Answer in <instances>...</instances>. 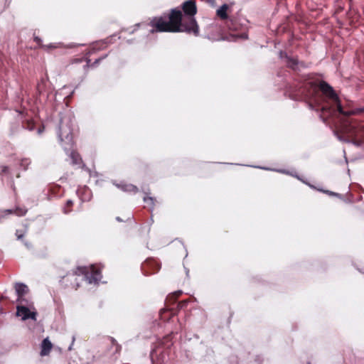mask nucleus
<instances>
[{
  "label": "nucleus",
  "instance_id": "1",
  "mask_svg": "<svg viewBox=\"0 0 364 364\" xmlns=\"http://www.w3.org/2000/svg\"><path fill=\"white\" fill-rule=\"evenodd\" d=\"M181 9L185 14L183 17L182 11L177 9H173L166 14L153 18L149 23L152 28L151 33L166 32L178 33L186 32L193 33L194 36L199 34V27L194 16L197 13V7L195 0H188L181 5Z\"/></svg>",
  "mask_w": 364,
  "mask_h": 364
},
{
  "label": "nucleus",
  "instance_id": "2",
  "mask_svg": "<svg viewBox=\"0 0 364 364\" xmlns=\"http://www.w3.org/2000/svg\"><path fill=\"white\" fill-rule=\"evenodd\" d=\"M304 86L312 91H335L333 87L326 82L322 76L317 73H310L302 76Z\"/></svg>",
  "mask_w": 364,
  "mask_h": 364
},
{
  "label": "nucleus",
  "instance_id": "3",
  "mask_svg": "<svg viewBox=\"0 0 364 364\" xmlns=\"http://www.w3.org/2000/svg\"><path fill=\"white\" fill-rule=\"evenodd\" d=\"M16 315L20 316L22 320L32 319L36 321L37 311L32 301L26 299L21 298L16 306Z\"/></svg>",
  "mask_w": 364,
  "mask_h": 364
},
{
  "label": "nucleus",
  "instance_id": "4",
  "mask_svg": "<svg viewBox=\"0 0 364 364\" xmlns=\"http://www.w3.org/2000/svg\"><path fill=\"white\" fill-rule=\"evenodd\" d=\"M78 272L85 274L86 279L90 284H97L101 279L100 267H96L95 265L80 267L78 268Z\"/></svg>",
  "mask_w": 364,
  "mask_h": 364
},
{
  "label": "nucleus",
  "instance_id": "5",
  "mask_svg": "<svg viewBox=\"0 0 364 364\" xmlns=\"http://www.w3.org/2000/svg\"><path fill=\"white\" fill-rule=\"evenodd\" d=\"M58 137L60 141L71 145L73 144L72 130L70 124H61L58 132Z\"/></svg>",
  "mask_w": 364,
  "mask_h": 364
},
{
  "label": "nucleus",
  "instance_id": "6",
  "mask_svg": "<svg viewBox=\"0 0 364 364\" xmlns=\"http://www.w3.org/2000/svg\"><path fill=\"white\" fill-rule=\"evenodd\" d=\"M323 94H324V96L323 97L328 98V100H331L333 103L336 105L337 109H338V112L340 113H342V114H348V115L354 113V112H344L343 111L342 107H341V105L339 103L338 96L337 95V92H323Z\"/></svg>",
  "mask_w": 364,
  "mask_h": 364
},
{
  "label": "nucleus",
  "instance_id": "7",
  "mask_svg": "<svg viewBox=\"0 0 364 364\" xmlns=\"http://www.w3.org/2000/svg\"><path fill=\"white\" fill-rule=\"evenodd\" d=\"M225 24L230 31H237L242 30V26L240 23L237 18H230Z\"/></svg>",
  "mask_w": 364,
  "mask_h": 364
},
{
  "label": "nucleus",
  "instance_id": "8",
  "mask_svg": "<svg viewBox=\"0 0 364 364\" xmlns=\"http://www.w3.org/2000/svg\"><path fill=\"white\" fill-rule=\"evenodd\" d=\"M15 289L18 295L17 302H19L21 298H25L24 296L28 292V287L22 283L16 284Z\"/></svg>",
  "mask_w": 364,
  "mask_h": 364
},
{
  "label": "nucleus",
  "instance_id": "9",
  "mask_svg": "<svg viewBox=\"0 0 364 364\" xmlns=\"http://www.w3.org/2000/svg\"><path fill=\"white\" fill-rule=\"evenodd\" d=\"M114 185L124 192L136 193L137 188L132 184H127L125 183H114Z\"/></svg>",
  "mask_w": 364,
  "mask_h": 364
},
{
  "label": "nucleus",
  "instance_id": "10",
  "mask_svg": "<svg viewBox=\"0 0 364 364\" xmlns=\"http://www.w3.org/2000/svg\"><path fill=\"white\" fill-rule=\"evenodd\" d=\"M228 8V5L225 4L217 10L216 14L221 20H225L227 21L230 18L227 13Z\"/></svg>",
  "mask_w": 364,
  "mask_h": 364
},
{
  "label": "nucleus",
  "instance_id": "11",
  "mask_svg": "<svg viewBox=\"0 0 364 364\" xmlns=\"http://www.w3.org/2000/svg\"><path fill=\"white\" fill-rule=\"evenodd\" d=\"M52 348V343L51 342L49 341V339L47 338H45L43 342H42V344H41V354L42 355H46L49 353L50 350H51Z\"/></svg>",
  "mask_w": 364,
  "mask_h": 364
},
{
  "label": "nucleus",
  "instance_id": "12",
  "mask_svg": "<svg viewBox=\"0 0 364 364\" xmlns=\"http://www.w3.org/2000/svg\"><path fill=\"white\" fill-rule=\"evenodd\" d=\"M27 212V210L25 208H18L16 210H13L11 209H6L2 211V216H6L11 213H15L18 216L24 215Z\"/></svg>",
  "mask_w": 364,
  "mask_h": 364
},
{
  "label": "nucleus",
  "instance_id": "13",
  "mask_svg": "<svg viewBox=\"0 0 364 364\" xmlns=\"http://www.w3.org/2000/svg\"><path fill=\"white\" fill-rule=\"evenodd\" d=\"M300 64L301 66H304V63L303 62L299 63V60L296 58H288L287 59V66L294 70H296L297 65Z\"/></svg>",
  "mask_w": 364,
  "mask_h": 364
},
{
  "label": "nucleus",
  "instance_id": "14",
  "mask_svg": "<svg viewBox=\"0 0 364 364\" xmlns=\"http://www.w3.org/2000/svg\"><path fill=\"white\" fill-rule=\"evenodd\" d=\"M144 201L147 204V206H149L150 209L153 208L154 199L152 197L145 196L144 198Z\"/></svg>",
  "mask_w": 364,
  "mask_h": 364
},
{
  "label": "nucleus",
  "instance_id": "15",
  "mask_svg": "<svg viewBox=\"0 0 364 364\" xmlns=\"http://www.w3.org/2000/svg\"><path fill=\"white\" fill-rule=\"evenodd\" d=\"M70 157L73 159V164H77L80 163V156H79L77 153H76L75 151L70 152Z\"/></svg>",
  "mask_w": 364,
  "mask_h": 364
},
{
  "label": "nucleus",
  "instance_id": "16",
  "mask_svg": "<svg viewBox=\"0 0 364 364\" xmlns=\"http://www.w3.org/2000/svg\"><path fill=\"white\" fill-rule=\"evenodd\" d=\"M30 164L31 160L29 159H23L21 161L20 165L23 169L26 170Z\"/></svg>",
  "mask_w": 364,
  "mask_h": 364
},
{
  "label": "nucleus",
  "instance_id": "17",
  "mask_svg": "<svg viewBox=\"0 0 364 364\" xmlns=\"http://www.w3.org/2000/svg\"><path fill=\"white\" fill-rule=\"evenodd\" d=\"M33 41L39 46H41V47H46V48H55V46H52V45H50V46H43L41 44V39L38 37V36H34L33 38Z\"/></svg>",
  "mask_w": 364,
  "mask_h": 364
},
{
  "label": "nucleus",
  "instance_id": "18",
  "mask_svg": "<svg viewBox=\"0 0 364 364\" xmlns=\"http://www.w3.org/2000/svg\"><path fill=\"white\" fill-rule=\"evenodd\" d=\"M23 122H26V128L28 130H33V122L32 119H25Z\"/></svg>",
  "mask_w": 364,
  "mask_h": 364
},
{
  "label": "nucleus",
  "instance_id": "19",
  "mask_svg": "<svg viewBox=\"0 0 364 364\" xmlns=\"http://www.w3.org/2000/svg\"><path fill=\"white\" fill-rule=\"evenodd\" d=\"M8 167L6 166H0V172L4 173H7L8 171Z\"/></svg>",
  "mask_w": 364,
  "mask_h": 364
},
{
  "label": "nucleus",
  "instance_id": "20",
  "mask_svg": "<svg viewBox=\"0 0 364 364\" xmlns=\"http://www.w3.org/2000/svg\"><path fill=\"white\" fill-rule=\"evenodd\" d=\"M234 36L239 37V38H246L247 37V34L245 33H237V34H235Z\"/></svg>",
  "mask_w": 364,
  "mask_h": 364
},
{
  "label": "nucleus",
  "instance_id": "21",
  "mask_svg": "<svg viewBox=\"0 0 364 364\" xmlns=\"http://www.w3.org/2000/svg\"><path fill=\"white\" fill-rule=\"evenodd\" d=\"M16 235L18 239H21L23 237V234L19 233L18 231H16Z\"/></svg>",
  "mask_w": 364,
  "mask_h": 364
},
{
  "label": "nucleus",
  "instance_id": "22",
  "mask_svg": "<svg viewBox=\"0 0 364 364\" xmlns=\"http://www.w3.org/2000/svg\"><path fill=\"white\" fill-rule=\"evenodd\" d=\"M72 205H73L72 200H69L67 201V204H66L67 206H71Z\"/></svg>",
  "mask_w": 364,
  "mask_h": 364
},
{
  "label": "nucleus",
  "instance_id": "23",
  "mask_svg": "<svg viewBox=\"0 0 364 364\" xmlns=\"http://www.w3.org/2000/svg\"><path fill=\"white\" fill-rule=\"evenodd\" d=\"M326 193H328L331 196H337L338 195L337 193H335L331 192V191H326Z\"/></svg>",
  "mask_w": 364,
  "mask_h": 364
},
{
  "label": "nucleus",
  "instance_id": "24",
  "mask_svg": "<svg viewBox=\"0 0 364 364\" xmlns=\"http://www.w3.org/2000/svg\"><path fill=\"white\" fill-rule=\"evenodd\" d=\"M63 212H64L65 213H68L70 212V210H68V209H67V207H65V208H64Z\"/></svg>",
  "mask_w": 364,
  "mask_h": 364
},
{
  "label": "nucleus",
  "instance_id": "25",
  "mask_svg": "<svg viewBox=\"0 0 364 364\" xmlns=\"http://www.w3.org/2000/svg\"><path fill=\"white\" fill-rule=\"evenodd\" d=\"M43 129H41V128H38V133L39 134H41V133L43 132Z\"/></svg>",
  "mask_w": 364,
  "mask_h": 364
},
{
  "label": "nucleus",
  "instance_id": "26",
  "mask_svg": "<svg viewBox=\"0 0 364 364\" xmlns=\"http://www.w3.org/2000/svg\"><path fill=\"white\" fill-rule=\"evenodd\" d=\"M58 95H60V92H55L54 97L56 98Z\"/></svg>",
  "mask_w": 364,
  "mask_h": 364
},
{
  "label": "nucleus",
  "instance_id": "27",
  "mask_svg": "<svg viewBox=\"0 0 364 364\" xmlns=\"http://www.w3.org/2000/svg\"><path fill=\"white\" fill-rule=\"evenodd\" d=\"M327 108H328V107H327V106H323V107H322V109H327Z\"/></svg>",
  "mask_w": 364,
  "mask_h": 364
},
{
  "label": "nucleus",
  "instance_id": "28",
  "mask_svg": "<svg viewBox=\"0 0 364 364\" xmlns=\"http://www.w3.org/2000/svg\"><path fill=\"white\" fill-rule=\"evenodd\" d=\"M339 140H343L341 136H338Z\"/></svg>",
  "mask_w": 364,
  "mask_h": 364
},
{
  "label": "nucleus",
  "instance_id": "29",
  "mask_svg": "<svg viewBox=\"0 0 364 364\" xmlns=\"http://www.w3.org/2000/svg\"><path fill=\"white\" fill-rule=\"evenodd\" d=\"M117 220L118 221H121V220H120V218H117Z\"/></svg>",
  "mask_w": 364,
  "mask_h": 364
},
{
  "label": "nucleus",
  "instance_id": "30",
  "mask_svg": "<svg viewBox=\"0 0 364 364\" xmlns=\"http://www.w3.org/2000/svg\"><path fill=\"white\" fill-rule=\"evenodd\" d=\"M151 359H153V353L151 354Z\"/></svg>",
  "mask_w": 364,
  "mask_h": 364
}]
</instances>
